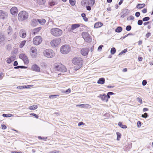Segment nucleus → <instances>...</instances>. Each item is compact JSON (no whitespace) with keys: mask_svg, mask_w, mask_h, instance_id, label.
Masks as SVG:
<instances>
[{"mask_svg":"<svg viewBox=\"0 0 153 153\" xmlns=\"http://www.w3.org/2000/svg\"><path fill=\"white\" fill-rule=\"evenodd\" d=\"M28 13L25 11H20L18 15V20L20 21H22L27 19L28 18Z\"/></svg>","mask_w":153,"mask_h":153,"instance_id":"1","label":"nucleus"},{"mask_svg":"<svg viewBox=\"0 0 153 153\" xmlns=\"http://www.w3.org/2000/svg\"><path fill=\"white\" fill-rule=\"evenodd\" d=\"M72 62L74 65L78 66L77 70L81 67L82 64V60L80 57H76L72 59Z\"/></svg>","mask_w":153,"mask_h":153,"instance_id":"2","label":"nucleus"},{"mask_svg":"<svg viewBox=\"0 0 153 153\" xmlns=\"http://www.w3.org/2000/svg\"><path fill=\"white\" fill-rule=\"evenodd\" d=\"M71 48L69 45H65L62 46L60 49L61 53L63 54H67L71 51Z\"/></svg>","mask_w":153,"mask_h":153,"instance_id":"3","label":"nucleus"},{"mask_svg":"<svg viewBox=\"0 0 153 153\" xmlns=\"http://www.w3.org/2000/svg\"><path fill=\"white\" fill-rule=\"evenodd\" d=\"M44 55L48 58H51L54 56V53L51 49H47L44 51L43 52Z\"/></svg>","mask_w":153,"mask_h":153,"instance_id":"4","label":"nucleus"},{"mask_svg":"<svg viewBox=\"0 0 153 153\" xmlns=\"http://www.w3.org/2000/svg\"><path fill=\"white\" fill-rule=\"evenodd\" d=\"M55 71L60 72H64L66 71L67 69L62 64H56L55 66Z\"/></svg>","mask_w":153,"mask_h":153,"instance_id":"5","label":"nucleus"},{"mask_svg":"<svg viewBox=\"0 0 153 153\" xmlns=\"http://www.w3.org/2000/svg\"><path fill=\"white\" fill-rule=\"evenodd\" d=\"M60 43L61 39L58 38L52 40L50 42V44L52 47L54 48L57 47Z\"/></svg>","mask_w":153,"mask_h":153,"instance_id":"6","label":"nucleus"},{"mask_svg":"<svg viewBox=\"0 0 153 153\" xmlns=\"http://www.w3.org/2000/svg\"><path fill=\"white\" fill-rule=\"evenodd\" d=\"M42 41V37L40 36H36L33 40V42L34 45H38L40 44Z\"/></svg>","mask_w":153,"mask_h":153,"instance_id":"7","label":"nucleus"},{"mask_svg":"<svg viewBox=\"0 0 153 153\" xmlns=\"http://www.w3.org/2000/svg\"><path fill=\"white\" fill-rule=\"evenodd\" d=\"M51 33L53 36H58L62 34V31L61 29H51Z\"/></svg>","mask_w":153,"mask_h":153,"instance_id":"8","label":"nucleus"},{"mask_svg":"<svg viewBox=\"0 0 153 153\" xmlns=\"http://www.w3.org/2000/svg\"><path fill=\"white\" fill-rule=\"evenodd\" d=\"M30 53L31 57L34 58L37 56V50L35 47H32L30 49Z\"/></svg>","mask_w":153,"mask_h":153,"instance_id":"9","label":"nucleus"},{"mask_svg":"<svg viewBox=\"0 0 153 153\" xmlns=\"http://www.w3.org/2000/svg\"><path fill=\"white\" fill-rule=\"evenodd\" d=\"M19 58L22 59L24 63L27 64L28 63L29 61L27 56L24 53H21L19 56Z\"/></svg>","mask_w":153,"mask_h":153,"instance_id":"10","label":"nucleus"},{"mask_svg":"<svg viewBox=\"0 0 153 153\" xmlns=\"http://www.w3.org/2000/svg\"><path fill=\"white\" fill-rule=\"evenodd\" d=\"M7 16V12L2 10H0V19H4Z\"/></svg>","mask_w":153,"mask_h":153,"instance_id":"11","label":"nucleus"},{"mask_svg":"<svg viewBox=\"0 0 153 153\" xmlns=\"http://www.w3.org/2000/svg\"><path fill=\"white\" fill-rule=\"evenodd\" d=\"M16 56H12L8 58H7L6 62L8 64H10L12 62H13L15 59Z\"/></svg>","mask_w":153,"mask_h":153,"instance_id":"12","label":"nucleus"},{"mask_svg":"<svg viewBox=\"0 0 153 153\" xmlns=\"http://www.w3.org/2000/svg\"><path fill=\"white\" fill-rule=\"evenodd\" d=\"M31 69L36 72H39L40 71V68L36 64L33 65L31 67Z\"/></svg>","mask_w":153,"mask_h":153,"instance_id":"13","label":"nucleus"},{"mask_svg":"<svg viewBox=\"0 0 153 153\" xmlns=\"http://www.w3.org/2000/svg\"><path fill=\"white\" fill-rule=\"evenodd\" d=\"M79 24H75L72 25H69L67 27V28H68V29L70 28H71V29H76L79 27Z\"/></svg>","mask_w":153,"mask_h":153,"instance_id":"14","label":"nucleus"},{"mask_svg":"<svg viewBox=\"0 0 153 153\" xmlns=\"http://www.w3.org/2000/svg\"><path fill=\"white\" fill-rule=\"evenodd\" d=\"M76 106V107H80L82 108H91V106L90 105L87 104L77 105Z\"/></svg>","mask_w":153,"mask_h":153,"instance_id":"15","label":"nucleus"},{"mask_svg":"<svg viewBox=\"0 0 153 153\" xmlns=\"http://www.w3.org/2000/svg\"><path fill=\"white\" fill-rule=\"evenodd\" d=\"M98 97L100 98L101 100L103 101H105L107 102L108 101V99L107 97V95L106 94H100V96H98Z\"/></svg>","mask_w":153,"mask_h":153,"instance_id":"16","label":"nucleus"},{"mask_svg":"<svg viewBox=\"0 0 153 153\" xmlns=\"http://www.w3.org/2000/svg\"><path fill=\"white\" fill-rule=\"evenodd\" d=\"M10 13L13 15L16 14L18 12L17 9L16 7H12L10 10Z\"/></svg>","mask_w":153,"mask_h":153,"instance_id":"17","label":"nucleus"},{"mask_svg":"<svg viewBox=\"0 0 153 153\" xmlns=\"http://www.w3.org/2000/svg\"><path fill=\"white\" fill-rule=\"evenodd\" d=\"M88 52V50L87 48H83L81 51V52L82 54L84 56H86L87 55Z\"/></svg>","mask_w":153,"mask_h":153,"instance_id":"18","label":"nucleus"},{"mask_svg":"<svg viewBox=\"0 0 153 153\" xmlns=\"http://www.w3.org/2000/svg\"><path fill=\"white\" fill-rule=\"evenodd\" d=\"M38 24V19H33L31 21V25L34 27L36 26Z\"/></svg>","mask_w":153,"mask_h":153,"instance_id":"19","label":"nucleus"},{"mask_svg":"<svg viewBox=\"0 0 153 153\" xmlns=\"http://www.w3.org/2000/svg\"><path fill=\"white\" fill-rule=\"evenodd\" d=\"M38 23L42 25H44L46 22L45 20L44 19H38Z\"/></svg>","mask_w":153,"mask_h":153,"instance_id":"20","label":"nucleus"},{"mask_svg":"<svg viewBox=\"0 0 153 153\" xmlns=\"http://www.w3.org/2000/svg\"><path fill=\"white\" fill-rule=\"evenodd\" d=\"M19 35L22 38H25L26 36V33L24 31L22 30L19 32Z\"/></svg>","mask_w":153,"mask_h":153,"instance_id":"21","label":"nucleus"},{"mask_svg":"<svg viewBox=\"0 0 153 153\" xmlns=\"http://www.w3.org/2000/svg\"><path fill=\"white\" fill-rule=\"evenodd\" d=\"M105 79L103 78H100L97 81V83L99 84H102L105 83Z\"/></svg>","mask_w":153,"mask_h":153,"instance_id":"22","label":"nucleus"},{"mask_svg":"<svg viewBox=\"0 0 153 153\" xmlns=\"http://www.w3.org/2000/svg\"><path fill=\"white\" fill-rule=\"evenodd\" d=\"M103 24L100 22H97L94 25V27L95 28H99L103 25Z\"/></svg>","mask_w":153,"mask_h":153,"instance_id":"23","label":"nucleus"},{"mask_svg":"<svg viewBox=\"0 0 153 153\" xmlns=\"http://www.w3.org/2000/svg\"><path fill=\"white\" fill-rule=\"evenodd\" d=\"M83 39H84V40L87 42H90L92 41L91 38L90 37L89 35L88 36H87L86 37H85Z\"/></svg>","mask_w":153,"mask_h":153,"instance_id":"24","label":"nucleus"},{"mask_svg":"<svg viewBox=\"0 0 153 153\" xmlns=\"http://www.w3.org/2000/svg\"><path fill=\"white\" fill-rule=\"evenodd\" d=\"M145 6V4H139L137 5L136 7L138 9H141Z\"/></svg>","mask_w":153,"mask_h":153,"instance_id":"25","label":"nucleus"},{"mask_svg":"<svg viewBox=\"0 0 153 153\" xmlns=\"http://www.w3.org/2000/svg\"><path fill=\"white\" fill-rule=\"evenodd\" d=\"M38 108V106L36 105H34L30 106L28 107V109L30 110H35Z\"/></svg>","mask_w":153,"mask_h":153,"instance_id":"26","label":"nucleus"},{"mask_svg":"<svg viewBox=\"0 0 153 153\" xmlns=\"http://www.w3.org/2000/svg\"><path fill=\"white\" fill-rule=\"evenodd\" d=\"M118 125L123 128H127V126L122 124V123L119 122L118 123Z\"/></svg>","mask_w":153,"mask_h":153,"instance_id":"27","label":"nucleus"},{"mask_svg":"<svg viewBox=\"0 0 153 153\" xmlns=\"http://www.w3.org/2000/svg\"><path fill=\"white\" fill-rule=\"evenodd\" d=\"M26 42V41L25 40L23 41H22L20 43L19 45V47L20 48H22L25 45V44Z\"/></svg>","mask_w":153,"mask_h":153,"instance_id":"28","label":"nucleus"},{"mask_svg":"<svg viewBox=\"0 0 153 153\" xmlns=\"http://www.w3.org/2000/svg\"><path fill=\"white\" fill-rule=\"evenodd\" d=\"M40 29H33L31 34L32 35H35L39 31Z\"/></svg>","mask_w":153,"mask_h":153,"instance_id":"29","label":"nucleus"},{"mask_svg":"<svg viewBox=\"0 0 153 153\" xmlns=\"http://www.w3.org/2000/svg\"><path fill=\"white\" fill-rule=\"evenodd\" d=\"M37 2L39 4H43L45 2V0H37Z\"/></svg>","mask_w":153,"mask_h":153,"instance_id":"30","label":"nucleus"},{"mask_svg":"<svg viewBox=\"0 0 153 153\" xmlns=\"http://www.w3.org/2000/svg\"><path fill=\"white\" fill-rule=\"evenodd\" d=\"M70 4L72 6H74L75 4V0H69Z\"/></svg>","mask_w":153,"mask_h":153,"instance_id":"31","label":"nucleus"},{"mask_svg":"<svg viewBox=\"0 0 153 153\" xmlns=\"http://www.w3.org/2000/svg\"><path fill=\"white\" fill-rule=\"evenodd\" d=\"M82 36L83 38L86 37L89 35L88 33L86 32H83L82 33Z\"/></svg>","mask_w":153,"mask_h":153,"instance_id":"32","label":"nucleus"},{"mask_svg":"<svg viewBox=\"0 0 153 153\" xmlns=\"http://www.w3.org/2000/svg\"><path fill=\"white\" fill-rule=\"evenodd\" d=\"M114 94L111 92H108L107 94V98L108 99L110 98V95H112Z\"/></svg>","mask_w":153,"mask_h":153,"instance_id":"33","label":"nucleus"},{"mask_svg":"<svg viewBox=\"0 0 153 153\" xmlns=\"http://www.w3.org/2000/svg\"><path fill=\"white\" fill-rule=\"evenodd\" d=\"M116 52V50L114 48H112L111 50V54L113 55Z\"/></svg>","mask_w":153,"mask_h":153,"instance_id":"34","label":"nucleus"},{"mask_svg":"<svg viewBox=\"0 0 153 153\" xmlns=\"http://www.w3.org/2000/svg\"><path fill=\"white\" fill-rule=\"evenodd\" d=\"M4 39V37L2 34L0 33V43Z\"/></svg>","mask_w":153,"mask_h":153,"instance_id":"35","label":"nucleus"},{"mask_svg":"<svg viewBox=\"0 0 153 153\" xmlns=\"http://www.w3.org/2000/svg\"><path fill=\"white\" fill-rule=\"evenodd\" d=\"M95 2V1L94 0H89V4L91 6H93Z\"/></svg>","mask_w":153,"mask_h":153,"instance_id":"36","label":"nucleus"},{"mask_svg":"<svg viewBox=\"0 0 153 153\" xmlns=\"http://www.w3.org/2000/svg\"><path fill=\"white\" fill-rule=\"evenodd\" d=\"M134 18L133 16H130L128 17L127 19L129 21L131 20H133L134 19Z\"/></svg>","mask_w":153,"mask_h":153,"instance_id":"37","label":"nucleus"},{"mask_svg":"<svg viewBox=\"0 0 153 153\" xmlns=\"http://www.w3.org/2000/svg\"><path fill=\"white\" fill-rule=\"evenodd\" d=\"M2 116L4 117H12L13 116V115L12 114H2Z\"/></svg>","mask_w":153,"mask_h":153,"instance_id":"38","label":"nucleus"},{"mask_svg":"<svg viewBox=\"0 0 153 153\" xmlns=\"http://www.w3.org/2000/svg\"><path fill=\"white\" fill-rule=\"evenodd\" d=\"M127 51V49H125L123 51H121V52L119 54V55H121L123 53H126Z\"/></svg>","mask_w":153,"mask_h":153,"instance_id":"39","label":"nucleus"},{"mask_svg":"<svg viewBox=\"0 0 153 153\" xmlns=\"http://www.w3.org/2000/svg\"><path fill=\"white\" fill-rule=\"evenodd\" d=\"M17 88L19 89H22L25 88H28L29 87H27L26 86H21L18 87Z\"/></svg>","mask_w":153,"mask_h":153,"instance_id":"40","label":"nucleus"},{"mask_svg":"<svg viewBox=\"0 0 153 153\" xmlns=\"http://www.w3.org/2000/svg\"><path fill=\"white\" fill-rule=\"evenodd\" d=\"M150 18L149 17H146L143 18V21L144 22L146 21L149 20Z\"/></svg>","mask_w":153,"mask_h":153,"instance_id":"41","label":"nucleus"},{"mask_svg":"<svg viewBox=\"0 0 153 153\" xmlns=\"http://www.w3.org/2000/svg\"><path fill=\"white\" fill-rule=\"evenodd\" d=\"M116 134L117 136V140H119L118 139V138H120L121 137V134L119 132H117L116 133Z\"/></svg>","mask_w":153,"mask_h":153,"instance_id":"42","label":"nucleus"},{"mask_svg":"<svg viewBox=\"0 0 153 153\" xmlns=\"http://www.w3.org/2000/svg\"><path fill=\"white\" fill-rule=\"evenodd\" d=\"M142 117L144 118H146L148 117V114L146 113H145L144 114L142 115Z\"/></svg>","mask_w":153,"mask_h":153,"instance_id":"43","label":"nucleus"},{"mask_svg":"<svg viewBox=\"0 0 153 153\" xmlns=\"http://www.w3.org/2000/svg\"><path fill=\"white\" fill-rule=\"evenodd\" d=\"M57 96H59V95H51L49 96V97L50 98H56Z\"/></svg>","mask_w":153,"mask_h":153,"instance_id":"44","label":"nucleus"},{"mask_svg":"<svg viewBox=\"0 0 153 153\" xmlns=\"http://www.w3.org/2000/svg\"><path fill=\"white\" fill-rule=\"evenodd\" d=\"M137 100L141 104L142 103V100L139 97H137Z\"/></svg>","mask_w":153,"mask_h":153,"instance_id":"45","label":"nucleus"},{"mask_svg":"<svg viewBox=\"0 0 153 153\" xmlns=\"http://www.w3.org/2000/svg\"><path fill=\"white\" fill-rule=\"evenodd\" d=\"M49 4L51 6H53L55 5V3L53 1H51L49 2Z\"/></svg>","mask_w":153,"mask_h":153,"instance_id":"46","label":"nucleus"},{"mask_svg":"<svg viewBox=\"0 0 153 153\" xmlns=\"http://www.w3.org/2000/svg\"><path fill=\"white\" fill-rule=\"evenodd\" d=\"M143 24V21L141 20H139L138 21L137 24L138 25H141Z\"/></svg>","mask_w":153,"mask_h":153,"instance_id":"47","label":"nucleus"},{"mask_svg":"<svg viewBox=\"0 0 153 153\" xmlns=\"http://www.w3.org/2000/svg\"><path fill=\"white\" fill-rule=\"evenodd\" d=\"M137 126L138 128L140 127L141 126V123L140 121H138L137 122Z\"/></svg>","mask_w":153,"mask_h":153,"instance_id":"48","label":"nucleus"},{"mask_svg":"<svg viewBox=\"0 0 153 153\" xmlns=\"http://www.w3.org/2000/svg\"><path fill=\"white\" fill-rule=\"evenodd\" d=\"M147 82L146 81V80H143V81L142 82V85L143 86H145L146 85V84H147Z\"/></svg>","mask_w":153,"mask_h":153,"instance_id":"49","label":"nucleus"},{"mask_svg":"<svg viewBox=\"0 0 153 153\" xmlns=\"http://www.w3.org/2000/svg\"><path fill=\"white\" fill-rule=\"evenodd\" d=\"M48 153H59V151L56 150H53V151H51Z\"/></svg>","mask_w":153,"mask_h":153,"instance_id":"50","label":"nucleus"},{"mask_svg":"<svg viewBox=\"0 0 153 153\" xmlns=\"http://www.w3.org/2000/svg\"><path fill=\"white\" fill-rule=\"evenodd\" d=\"M30 115L34 116L36 118H38L39 117L38 116L35 114L31 113L30 114Z\"/></svg>","mask_w":153,"mask_h":153,"instance_id":"51","label":"nucleus"},{"mask_svg":"<svg viewBox=\"0 0 153 153\" xmlns=\"http://www.w3.org/2000/svg\"><path fill=\"white\" fill-rule=\"evenodd\" d=\"M140 13L139 12H136L135 13V16L137 17H138L140 16Z\"/></svg>","mask_w":153,"mask_h":153,"instance_id":"52","label":"nucleus"},{"mask_svg":"<svg viewBox=\"0 0 153 153\" xmlns=\"http://www.w3.org/2000/svg\"><path fill=\"white\" fill-rule=\"evenodd\" d=\"M103 47V45H100L98 48V50L99 51H101V50L102 49V48Z\"/></svg>","mask_w":153,"mask_h":153,"instance_id":"53","label":"nucleus"},{"mask_svg":"<svg viewBox=\"0 0 153 153\" xmlns=\"http://www.w3.org/2000/svg\"><path fill=\"white\" fill-rule=\"evenodd\" d=\"M147 9L146 8L143 9L142 10V12L143 13H145L147 12Z\"/></svg>","mask_w":153,"mask_h":153,"instance_id":"54","label":"nucleus"},{"mask_svg":"<svg viewBox=\"0 0 153 153\" xmlns=\"http://www.w3.org/2000/svg\"><path fill=\"white\" fill-rule=\"evenodd\" d=\"M1 127H2V128L3 129H5L6 128H7V127L6 126L4 125V124H2L1 125Z\"/></svg>","mask_w":153,"mask_h":153,"instance_id":"55","label":"nucleus"},{"mask_svg":"<svg viewBox=\"0 0 153 153\" xmlns=\"http://www.w3.org/2000/svg\"><path fill=\"white\" fill-rule=\"evenodd\" d=\"M71 92V89L69 88L66 90L65 91V93L67 94H69Z\"/></svg>","mask_w":153,"mask_h":153,"instance_id":"56","label":"nucleus"},{"mask_svg":"<svg viewBox=\"0 0 153 153\" xmlns=\"http://www.w3.org/2000/svg\"><path fill=\"white\" fill-rule=\"evenodd\" d=\"M151 33H148L146 34V36L148 38L151 36Z\"/></svg>","mask_w":153,"mask_h":153,"instance_id":"57","label":"nucleus"},{"mask_svg":"<svg viewBox=\"0 0 153 153\" xmlns=\"http://www.w3.org/2000/svg\"><path fill=\"white\" fill-rule=\"evenodd\" d=\"M122 29H115V31L117 32H120L122 31Z\"/></svg>","mask_w":153,"mask_h":153,"instance_id":"58","label":"nucleus"},{"mask_svg":"<svg viewBox=\"0 0 153 153\" xmlns=\"http://www.w3.org/2000/svg\"><path fill=\"white\" fill-rule=\"evenodd\" d=\"M86 9L89 11H90L91 10V8L90 6H88L86 7Z\"/></svg>","mask_w":153,"mask_h":153,"instance_id":"59","label":"nucleus"},{"mask_svg":"<svg viewBox=\"0 0 153 153\" xmlns=\"http://www.w3.org/2000/svg\"><path fill=\"white\" fill-rule=\"evenodd\" d=\"M18 65V63L17 61H15L13 63V65L14 66H17Z\"/></svg>","mask_w":153,"mask_h":153,"instance_id":"60","label":"nucleus"},{"mask_svg":"<svg viewBox=\"0 0 153 153\" xmlns=\"http://www.w3.org/2000/svg\"><path fill=\"white\" fill-rule=\"evenodd\" d=\"M138 59L139 61H141L143 59V58L141 57H138Z\"/></svg>","mask_w":153,"mask_h":153,"instance_id":"61","label":"nucleus"},{"mask_svg":"<svg viewBox=\"0 0 153 153\" xmlns=\"http://www.w3.org/2000/svg\"><path fill=\"white\" fill-rule=\"evenodd\" d=\"M84 124V123L82 122H79L78 124V126H80L82 125H83Z\"/></svg>","mask_w":153,"mask_h":153,"instance_id":"62","label":"nucleus"},{"mask_svg":"<svg viewBox=\"0 0 153 153\" xmlns=\"http://www.w3.org/2000/svg\"><path fill=\"white\" fill-rule=\"evenodd\" d=\"M138 45H141L142 44V41L141 40H139L138 42Z\"/></svg>","mask_w":153,"mask_h":153,"instance_id":"63","label":"nucleus"},{"mask_svg":"<svg viewBox=\"0 0 153 153\" xmlns=\"http://www.w3.org/2000/svg\"><path fill=\"white\" fill-rule=\"evenodd\" d=\"M148 109L147 108H144L143 109V111L144 112H145L148 111Z\"/></svg>","mask_w":153,"mask_h":153,"instance_id":"64","label":"nucleus"}]
</instances>
